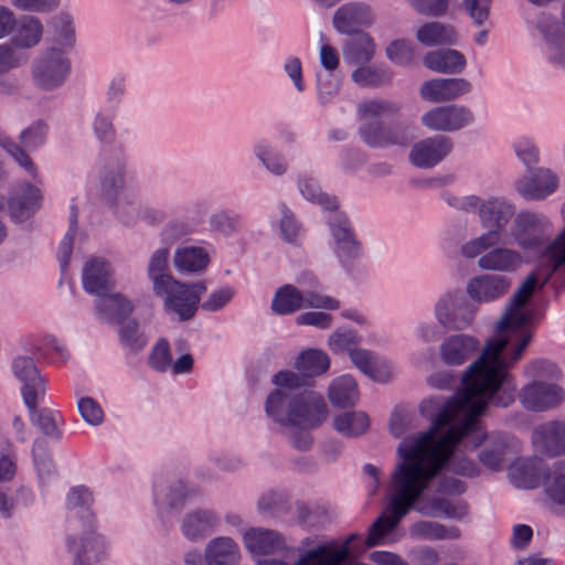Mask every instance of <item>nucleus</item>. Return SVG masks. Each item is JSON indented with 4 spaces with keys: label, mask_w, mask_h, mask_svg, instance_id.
<instances>
[{
    "label": "nucleus",
    "mask_w": 565,
    "mask_h": 565,
    "mask_svg": "<svg viewBox=\"0 0 565 565\" xmlns=\"http://www.w3.org/2000/svg\"><path fill=\"white\" fill-rule=\"evenodd\" d=\"M12 372L22 384L21 394L26 408H34L45 396L46 386L40 371L30 356L20 355L12 361Z\"/></svg>",
    "instance_id": "obj_14"
},
{
    "label": "nucleus",
    "mask_w": 565,
    "mask_h": 565,
    "mask_svg": "<svg viewBox=\"0 0 565 565\" xmlns=\"http://www.w3.org/2000/svg\"><path fill=\"white\" fill-rule=\"evenodd\" d=\"M49 126L43 120H35L21 130L15 142L8 135L0 132V147L32 179L38 177V167L29 156L46 142Z\"/></svg>",
    "instance_id": "obj_6"
},
{
    "label": "nucleus",
    "mask_w": 565,
    "mask_h": 565,
    "mask_svg": "<svg viewBox=\"0 0 565 565\" xmlns=\"http://www.w3.org/2000/svg\"><path fill=\"white\" fill-rule=\"evenodd\" d=\"M518 399L524 409L542 413L558 407L565 399V391L555 382L534 380L520 388Z\"/></svg>",
    "instance_id": "obj_11"
},
{
    "label": "nucleus",
    "mask_w": 565,
    "mask_h": 565,
    "mask_svg": "<svg viewBox=\"0 0 565 565\" xmlns=\"http://www.w3.org/2000/svg\"><path fill=\"white\" fill-rule=\"evenodd\" d=\"M487 381V377L466 370L462 388L447 402L431 427L401 443L397 451L404 461L396 466L391 477L388 514H382L371 525L365 544L359 552L383 543L444 466L462 477L477 475V465L461 450H473L486 438L478 416L490 402L507 407L514 401L513 394L502 388L503 385L493 387Z\"/></svg>",
    "instance_id": "obj_1"
},
{
    "label": "nucleus",
    "mask_w": 565,
    "mask_h": 565,
    "mask_svg": "<svg viewBox=\"0 0 565 565\" xmlns=\"http://www.w3.org/2000/svg\"><path fill=\"white\" fill-rule=\"evenodd\" d=\"M516 158L529 170H532L540 161V150L530 139H520L513 145Z\"/></svg>",
    "instance_id": "obj_64"
},
{
    "label": "nucleus",
    "mask_w": 565,
    "mask_h": 565,
    "mask_svg": "<svg viewBox=\"0 0 565 565\" xmlns=\"http://www.w3.org/2000/svg\"><path fill=\"white\" fill-rule=\"evenodd\" d=\"M359 388L351 375L334 379L328 390L330 403L340 408L353 406L359 401Z\"/></svg>",
    "instance_id": "obj_41"
},
{
    "label": "nucleus",
    "mask_w": 565,
    "mask_h": 565,
    "mask_svg": "<svg viewBox=\"0 0 565 565\" xmlns=\"http://www.w3.org/2000/svg\"><path fill=\"white\" fill-rule=\"evenodd\" d=\"M44 34V25L35 15L18 17V23L10 35V44L19 50H31L40 44Z\"/></svg>",
    "instance_id": "obj_31"
},
{
    "label": "nucleus",
    "mask_w": 565,
    "mask_h": 565,
    "mask_svg": "<svg viewBox=\"0 0 565 565\" xmlns=\"http://www.w3.org/2000/svg\"><path fill=\"white\" fill-rule=\"evenodd\" d=\"M557 188V175L546 168L535 169L515 182L516 192L526 200H544Z\"/></svg>",
    "instance_id": "obj_19"
},
{
    "label": "nucleus",
    "mask_w": 565,
    "mask_h": 565,
    "mask_svg": "<svg viewBox=\"0 0 565 565\" xmlns=\"http://www.w3.org/2000/svg\"><path fill=\"white\" fill-rule=\"evenodd\" d=\"M245 548L253 555H266L285 547L284 537L274 530L250 527L242 536Z\"/></svg>",
    "instance_id": "obj_28"
},
{
    "label": "nucleus",
    "mask_w": 565,
    "mask_h": 565,
    "mask_svg": "<svg viewBox=\"0 0 565 565\" xmlns=\"http://www.w3.org/2000/svg\"><path fill=\"white\" fill-rule=\"evenodd\" d=\"M561 25L554 18L542 14L537 28L546 41V54L556 66L565 68V2L562 11Z\"/></svg>",
    "instance_id": "obj_20"
},
{
    "label": "nucleus",
    "mask_w": 565,
    "mask_h": 565,
    "mask_svg": "<svg viewBox=\"0 0 565 565\" xmlns=\"http://www.w3.org/2000/svg\"><path fill=\"white\" fill-rule=\"evenodd\" d=\"M446 201L459 211L477 213L481 226L488 231H497L499 237L515 215L514 203L504 196L483 199L475 194L448 195Z\"/></svg>",
    "instance_id": "obj_4"
},
{
    "label": "nucleus",
    "mask_w": 565,
    "mask_h": 565,
    "mask_svg": "<svg viewBox=\"0 0 565 565\" xmlns=\"http://www.w3.org/2000/svg\"><path fill=\"white\" fill-rule=\"evenodd\" d=\"M169 256L170 248L163 246L153 250L148 259L146 270L153 292L175 278L169 273Z\"/></svg>",
    "instance_id": "obj_39"
},
{
    "label": "nucleus",
    "mask_w": 565,
    "mask_h": 565,
    "mask_svg": "<svg viewBox=\"0 0 565 565\" xmlns=\"http://www.w3.org/2000/svg\"><path fill=\"white\" fill-rule=\"evenodd\" d=\"M478 267L491 274H513L524 264V258L516 249L494 246L477 260Z\"/></svg>",
    "instance_id": "obj_23"
},
{
    "label": "nucleus",
    "mask_w": 565,
    "mask_h": 565,
    "mask_svg": "<svg viewBox=\"0 0 565 565\" xmlns=\"http://www.w3.org/2000/svg\"><path fill=\"white\" fill-rule=\"evenodd\" d=\"M500 241L497 231H487L465 242L459 248V254L462 258L472 260L499 245Z\"/></svg>",
    "instance_id": "obj_46"
},
{
    "label": "nucleus",
    "mask_w": 565,
    "mask_h": 565,
    "mask_svg": "<svg viewBox=\"0 0 565 565\" xmlns=\"http://www.w3.org/2000/svg\"><path fill=\"white\" fill-rule=\"evenodd\" d=\"M350 359L363 374L375 382L386 383L392 379V364L372 351L358 348L351 352Z\"/></svg>",
    "instance_id": "obj_29"
},
{
    "label": "nucleus",
    "mask_w": 565,
    "mask_h": 565,
    "mask_svg": "<svg viewBox=\"0 0 565 565\" xmlns=\"http://www.w3.org/2000/svg\"><path fill=\"white\" fill-rule=\"evenodd\" d=\"M409 535L416 540H458L461 531L455 525H445L435 521H418L411 525Z\"/></svg>",
    "instance_id": "obj_40"
},
{
    "label": "nucleus",
    "mask_w": 565,
    "mask_h": 565,
    "mask_svg": "<svg viewBox=\"0 0 565 565\" xmlns=\"http://www.w3.org/2000/svg\"><path fill=\"white\" fill-rule=\"evenodd\" d=\"M477 312L478 307L471 303L460 289H450L441 294L433 308L437 324L454 331L470 328Z\"/></svg>",
    "instance_id": "obj_7"
},
{
    "label": "nucleus",
    "mask_w": 565,
    "mask_h": 565,
    "mask_svg": "<svg viewBox=\"0 0 565 565\" xmlns=\"http://www.w3.org/2000/svg\"><path fill=\"white\" fill-rule=\"evenodd\" d=\"M205 291L203 281L185 284L174 278L153 294L162 300L163 310L169 317L188 321L195 316Z\"/></svg>",
    "instance_id": "obj_5"
},
{
    "label": "nucleus",
    "mask_w": 565,
    "mask_h": 565,
    "mask_svg": "<svg viewBox=\"0 0 565 565\" xmlns=\"http://www.w3.org/2000/svg\"><path fill=\"white\" fill-rule=\"evenodd\" d=\"M352 79L360 86H380L386 84L391 79V75L375 67H360L352 73Z\"/></svg>",
    "instance_id": "obj_58"
},
{
    "label": "nucleus",
    "mask_w": 565,
    "mask_h": 565,
    "mask_svg": "<svg viewBox=\"0 0 565 565\" xmlns=\"http://www.w3.org/2000/svg\"><path fill=\"white\" fill-rule=\"evenodd\" d=\"M190 493L191 490L186 484L183 482H175L162 489L157 494V500H160L170 508H179L185 502Z\"/></svg>",
    "instance_id": "obj_62"
},
{
    "label": "nucleus",
    "mask_w": 565,
    "mask_h": 565,
    "mask_svg": "<svg viewBox=\"0 0 565 565\" xmlns=\"http://www.w3.org/2000/svg\"><path fill=\"white\" fill-rule=\"evenodd\" d=\"M297 183L300 194L307 201L317 203L328 211H335L338 209L337 198L323 193L313 177L307 173L300 174Z\"/></svg>",
    "instance_id": "obj_43"
},
{
    "label": "nucleus",
    "mask_w": 565,
    "mask_h": 565,
    "mask_svg": "<svg viewBox=\"0 0 565 565\" xmlns=\"http://www.w3.org/2000/svg\"><path fill=\"white\" fill-rule=\"evenodd\" d=\"M239 559V546L228 536L215 537L204 548V561L207 565H237Z\"/></svg>",
    "instance_id": "obj_33"
},
{
    "label": "nucleus",
    "mask_w": 565,
    "mask_h": 565,
    "mask_svg": "<svg viewBox=\"0 0 565 565\" xmlns=\"http://www.w3.org/2000/svg\"><path fill=\"white\" fill-rule=\"evenodd\" d=\"M543 472V461L537 457L519 459L509 468V477L512 483L525 489L537 487Z\"/></svg>",
    "instance_id": "obj_34"
},
{
    "label": "nucleus",
    "mask_w": 565,
    "mask_h": 565,
    "mask_svg": "<svg viewBox=\"0 0 565 565\" xmlns=\"http://www.w3.org/2000/svg\"><path fill=\"white\" fill-rule=\"evenodd\" d=\"M510 230L514 243L525 250H536L544 243L543 234L553 228L547 216L542 213L521 211L513 216Z\"/></svg>",
    "instance_id": "obj_10"
},
{
    "label": "nucleus",
    "mask_w": 565,
    "mask_h": 565,
    "mask_svg": "<svg viewBox=\"0 0 565 565\" xmlns=\"http://www.w3.org/2000/svg\"><path fill=\"white\" fill-rule=\"evenodd\" d=\"M479 341L466 333L448 335L439 345L438 353L441 362L449 366L466 363L478 350Z\"/></svg>",
    "instance_id": "obj_22"
},
{
    "label": "nucleus",
    "mask_w": 565,
    "mask_h": 565,
    "mask_svg": "<svg viewBox=\"0 0 565 565\" xmlns=\"http://www.w3.org/2000/svg\"><path fill=\"white\" fill-rule=\"evenodd\" d=\"M547 498L565 513V461L554 463L545 481Z\"/></svg>",
    "instance_id": "obj_45"
},
{
    "label": "nucleus",
    "mask_w": 565,
    "mask_h": 565,
    "mask_svg": "<svg viewBox=\"0 0 565 565\" xmlns=\"http://www.w3.org/2000/svg\"><path fill=\"white\" fill-rule=\"evenodd\" d=\"M473 113L463 105L437 106L422 116V124L429 130L452 132L471 125Z\"/></svg>",
    "instance_id": "obj_15"
},
{
    "label": "nucleus",
    "mask_w": 565,
    "mask_h": 565,
    "mask_svg": "<svg viewBox=\"0 0 565 565\" xmlns=\"http://www.w3.org/2000/svg\"><path fill=\"white\" fill-rule=\"evenodd\" d=\"M542 258L546 259V265L533 269L522 279L497 321L494 334L486 340L479 356L467 367L470 373L487 377L493 387L511 381L509 370L522 359L532 340L529 329L532 312L526 303L565 265V226L545 247Z\"/></svg>",
    "instance_id": "obj_2"
},
{
    "label": "nucleus",
    "mask_w": 565,
    "mask_h": 565,
    "mask_svg": "<svg viewBox=\"0 0 565 565\" xmlns=\"http://www.w3.org/2000/svg\"><path fill=\"white\" fill-rule=\"evenodd\" d=\"M532 443L535 449L554 457L565 452V423L548 422L533 430Z\"/></svg>",
    "instance_id": "obj_25"
},
{
    "label": "nucleus",
    "mask_w": 565,
    "mask_h": 565,
    "mask_svg": "<svg viewBox=\"0 0 565 565\" xmlns=\"http://www.w3.org/2000/svg\"><path fill=\"white\" fill-rule=\"evenodd\" d=\"M360 539L358 534H351L342 545L335 543L323 544L307 551L294 564H287L280 558L264 559L257 565H342L354 552L351 544Z\"/></svg>",
    "instance_id": "obj_12"
},
{
    "label": "nucleus",
    "mask_w": 565,
    "mask_h": 565,
    "mask_svg": "<svg viewBox=\"0 0 565 565\" xmlns=\"http://www.w3.org/2000/svg\"><path fill=\"white\" fill-rule=\"evenodd\" d=\"M358 111L365 120L392 118L399 111V106L387 99H372L361 103L358 107Z\"/></svg>",
    "instance_id": "obj_50"
},
{
    "label": "nucleus",
    "mask_w": 565,
    "mask_h": 565,
    "mask_svg": "<svg viewBox=\"0 0 565 565\" xmlns=\"http://www.w3.org/2000/svg\"><path fill=\"white\" fill-rule=\"evenodd\" d=\"M26 60V56L10 43H0V76L21 67Z\"/></svg>",
    "instance_id": "obj_59"
},
{
    "label": "nucleus",
    "mask_w": 565,
    "mask_h": 565,
    "mask_svg": "<svg viewBox=\"0 0 565 565\" xmlns=\"http://www.w3.org/2000/svg\"><path fill=\"white\" fill-rule=\"evenodd\" d=\"M96 310L106 322H121L132 312L134 306L130 300L120 294H105L97 298Z\"/></svg>",
    "instance_id": "obj_38"
},
{
    "label": "nucleus",
    "mask_w": 565,
    "mask_h": 565,
    "mask_svg": "<svg viewBox=\"0 0 565 565\" xmlns=\"http://www.w3.org/2000/svg\"><path fill=\"white\" fill-rule=\"evenodd\" d=\"M148 362L150 366L157 372H167L172 365V355L168 340L161 338L152 347Z\"/></svg>",
    "instance_id": "obj_56"
},
{
    "label": "nucleus",
    "mask_w": 565,
    "mask_h": 565,
    "mask_svg": "<svg viewBox=\"0 0 565 565\" xmlns=\"http://www.w3.org/2000/svg\"><path fill=\"white\" fill-rule=\"evenodd\" d=\"M416 40L424 46L452 45L457 42V32L450 24L437 21L426 22L417 28Z\"/></svg>",
    "instance_id": "obj_37"
},
{
    "label": "nucleus",
    "mask_w": 565,
    "mask_h": 565,
    "mask_svg": "<svg viewBox=\"0 0 565 565\" xmlns=\"http://www.w3.org/2000/svg\"><path fill=\"white\" fill-rule=\"evenodd\" d=\"M42 202L43 195L36 185L26 181L14 184L7 200L10 220L15 224L28 222L40 211Z\"/></svg>",
    "instance_id": "obj_13"
},
{
    "label": "nucleus",
    "mask_w": 565,
    "mask_h": 565,
    "mask_svg": "<svg viewBox=\"0 0 565 565\" xmlns=\"http://www.w3.org/2000/svg\"><path fill=\"white\" fill-rule=\"evenodd\" d=\"M374 15L369 4L350 2L339 7L333 14L334 29L344 34L359 32L373 23Z\"/></svg>",
    "instance_id": "obj_21"
},
{
    "label": "nucleus",
    "mask_w": 565,
    "mask_h": 565,
    "mask_svg": "<svg viewBox=\"0 0 565 565\" xmlns=\"http://www.w3.org/2000/svg\"><path fill=\"white\" fill-rule=\"evenodd\" d=\"M375 44L366 33H358L349 39L343 46V55L348 63L365 64L374 55Z\"/></svg>",
    "instance_id": "obj_42"
},
{
    "label": "nucleus",
    "mask_w": 565,
    "mask_h": 565,
    "mask_svg": "<svg viewBox=\"0 0 565 565\" xmlns=\"http://www.w3.org/2000/svg\"><path fill=\"white\" fill-rule=\"evenodd\" d=\"M211 228L224 235H231L239 230V216L234 212L218 210L214 212L209 220Z\"/></svg>",
    "instance_id": "obj_55"
},
{
    "label": "nucleus",
    "mask_w": 565,
    "mask_h": 565,
    "mask_svg": "<svg viewBox=\"0 0 565 565\" xmlns=\"http://www.w3.org/2000/svg\"><path fill=\"white\" fill-rule=\"evenodd\" d=\"M359 343L358 334L350 329H339L332 332L328 339V347L333 353L347 352L349 356L352 351L358 349Z\"/></svg>",
    "instance_id": "obj_54"
},
{
    "label": "nucleus",
    "mask_w": 565,
    "mask_h": 565,
    "mask_svg": "<svg viewBox=\"0 0 565 565\" xmlns=\"http://www.w3.org/2000/svg\"><path fill=\"white\" fill-rule=\"evenodd\" d=\"M64 541L72 565H102L109 555L107 537L92 526L66 535Z\"/></svg>",
    "instance_id": "obj_8"
},
{
    "label": "nucleus",
    "mask_w": 565,
    "mask_h": 565,
    "mask_svg": "<svg viewBox=\"0 0 565 565\" xmlns=\"http://www.w3.org/2000/svg\"><path fill=\"white\" fill-rule=\"evenodd\" d=\"M217 522L218 518L212 510H195L185 514L181 531L188 540L199 541L211 533Z\"/></svg>",
    "instance_id": "obj_36"
},
{
    "label": "nucleus",
    "mask_w": 565,
    "mask_h": 565,
    "mask_svg": "<svg viewBox=\"0 0 565 565\" xmlns=\"http://www.w3.org/2000/svg\"><path fill=\"white\" fill-rule=\"evenodd\" d=\"M210 264L207 250L201 246H180L173 255V265L180 273L201 274Z\"/></svg>",
    "instance_id": "obj_35"
},
{
    "label": "nucleus",
    "mask_w": 565,
    "mask_h": 565,
    "mask_svg": "<svg viewBox=\"0 0 565 565\" xmlns=\"http://www.w3.org/2000/svg\"><path fill=\"white\" fill-rule=\"evenodd\" d=\"M71 72V61L63 49L52 46L42 51L32 63L34 85L42 90L61 87Z\"/></svg>",
    "instance_id": "obj_9"
},
{
    "label": "nucleus",
    "mask_w": 565,
    "mask_h": 565,
    "mask_svg": "<svg viewBox=\"0 0 565 565\" xmlns=\"http://www.w3.org/2000/svg\"><path fill=\"white\" fill-rule=\"evenodd\" d=\"M524 375L531 381L542 380L552 382L561 377L559 367L552 361L545 359H535L523 366Z\"/></svg>",
    "instance_id": "obj_52"
},
{
    "label": "nucleus",
    "mask_w": 565,
    "mask_h": 565,
    "mask_svg": "<svg viewBox=\"0 0 565 565\" xmlns=\"http://www.w3.org/2000/svg\"><path fill=\"white\" fill-rule=\"evenodd\" d=\"M294 365L298 373L286 369L271 376L274 387L266 396L264 411L294 447L308 450L312 445L308 430L327 419L328 406L306 380L324 374L330 359L322 350L307 349L297 355Z\"/></svg>",
    "instance_id": "obj_3"
},
{
    "label": "nucleus",
    "mask_w": 565,
    "mask_h": 565,
    "mask_svg": "<svg viewBox=\"0 0 565 565\" xmlns=\"http://www.w3.org/2000/svg\"><path fill=\"white\" fill-rule=\"evenodd\" d=\"M119 335L121 344L132 352L141 351L148 342L147 337L139 331V327L135 321L122 326Z\"/></svg>",
    "instance_id": "obj_60"
},
{
    "label": "nucleus",
    "mask_w": 565,
    "mask_h": 565,
    "mask_svg": "<svg viewBox=\"0 0 565 565\" xmlns=\"http://www.w3.org/2000/svg\"><path fill=\"white\" fill-rule=\"evenodd\" d=\"M330 232L333 239V250L341 263H349L358 256L359 244L347 216L337 215L330 222Z\"/></svg>",
    "instance_id": "obj_26"
},
{
    "label": "nucleus",
    "mask_w": 565,
    "mask_h": 565,
    "mask_svg": "<svg viewBox=\"0 0 565 565\" xmlns=\"http://www.w3.org/2000/svg\"><path fill=\"white\" fill-rule=\"evenodd\" d=\"M298 290L301 297V307L322 310H337L340 302L335 298L324 295L318 279L312 275H303L298 280Z\"/></svg>",
    "instance_id": "obj_30"
},
{
    "label": "nucleus",
    "mask_w": 565,
    "mask_h": 565,
    "mask_svg": "<svg viewBox=\"0 0 565 565\" xmlns=\"http://www.w3.org/2000/svg\"><path fill=\"white\" fill-rule=\"evenodd\" d=\"M83 288L86 292L100 297L113 286V271L109 263L100 257L87 260L82 270Z\"/></svg>",
    "instance_id": "obj_24"
},
{
    "label": "nucleus",
    "mask_w": 565,
    "mask_h": 565,
    "mask_svg": "<svg viewBox=\"0 0 565 565\" xmlns=\"http://www.w3.org/2000/svg\"><path fill=\"white\" fill-rule=\"evenodd\" d=\"M254 153L268 172L278 177L286 173L288 166L285 158L271 145L258 142L254 147Z\"/></svg>",
    "instance_id": "obj_48"
},
{
    "label": "nucleus",
    "mask_w": 565,
    "mask_h": 565,
    "mask_svg": "<svg viewBox=\"0 0 565 565\" xmlns=\"http://www.w3.org/2000/svg\"><path fill=\"white\" fill-rule=\"evenodd\" d=\"M300 300L298 287L284 285L276 290L271 301V309L277 315H289L302 309Z\"/></svg>",
    "instance_id": "obj_47"
},
{
    "label": "nucleus",
    "mask_w": 565,
    "mask_h": 565,
    "mask_svg": "<svg viewBox=\"0 0 565 565\" xmlns=\"http://www.w3.org/2000/svg\"><path fill=\"white\" fill-rule=\"evenodd\" d=\"M417 512L427 516L463 521L468 516L467 503L462 500H450L444 497H422L416 502Z\"/></svg>",
    "instance_id": "obj_27"
},
{
    "label": "nucleus",
    "mask_w": 565,
    "mask_h": 565,
    "mask_svg": "<svg viewBox=\"0 0 565 565\" xmlns=\"http://www.w3.org/2000/svg\"><path fill=\"white\" fill-rule=\"evenodd\" d=\"M370 426L369 416L363 412H347L333 418L334 429L344 437H358Z\"/></svg>",
    "instance_id": "obj_44"
},
{
    "label": "nucleus",
    "mask_w": 565,
    "mask_h": 565,
    "mask_svg": "<svg viewBox=\"0 0 565 565\" xmlns=\"http://www.w3.org/2000/svg\"><path fill=\"white\" fill-rule=\"evenodd\" d=\"M33 461L41 484L47 483L56 475L52 457L44 441L35 440L32 447Z\"/></svg>",
    "instance_id": "obj_51"
},
{
    "label": "nucleus",
    "mask_w": 565,
    "mask_h": 565,
    "mask_svg": "<svg viewBox=\"0 0 565 565\" xmlns=\"http://www.w3.org/2000/svg\"><path fill=\"white\" fill-rule=\"evenodd\" d=\"M423 63L428 70L440 74H459L467 64L463 54L454 49L437 50L426 53Z\"/></svg>",
    "instance_id": "obj_32"
},
{
    "label": "nucleus",
    "mask_w": 565,
    "mask_h": 565,
    "mask_svg": "<svg viewBox=\"0 0 565 565\" xmlns=\"http://www.w3.org/2000/svg\"><path fill=\"white\" fill-rule=\"evenodd\" d=\"M111 114H106L103 110H98L92 121V129L95 137L105 143L114 141L116 137V128L113 120Z\"/></svg>",
    "instance_id": "obj_57"
},
{
    "label": "nucleus",
    "mask_w": 565,
    "mask_h": 565,
    "mask_svg": "<svg viewBox=\"0 0 565 565\" xmlns=\"http://www.w3.org/2000/svg\"><path fill=\"white\" fill-rule=\"evenodd\" d=\"M278 209L281 215L279 226L284 239L288 243H296L301 234V225L286 204H279Z\"/></svg>",
    "instance_id": "obj_63"
},
{
    "label": "nucleus",
    "mask_w": 565,
    "mask_h": 565,
    "mask_svg": "<svg viewBox=\"0 0 565 565\" xmlns=\"http://www.w3.org/2000/svg\"><path fill=\"white\" fill-rule=\"evenodd\" d=\"M38 405L34 408H28L31 420L50 438L60 439L62 436L57 425V416L50 409L42 408L38 409Z\"/></svg>",
    "instance_id": "obj_53"
},
{
    "label": "nucleus",
    "mask_w": 565,
    "mask_h": 565,
    "mask_svg": "<svg viewBox=\"0 0 565 565\" xmlns=\"http://www.w3.org/2000/svg\"><path fill=\"white\" fill-rule=\"evenodd\" d=\"M454 149L452 140L433 136L416 141L408 153V161L419 169H431L447 158Z\"/></svg>",
    "instance_id": "obj_16"
},
{
    "label": "nucleus",
    "mask_w": 565,
    "mask_h": 565,
    "mask_svg": "<svg viewBox=\"0 0 565 565\" xmlns=\"http://www.w3.org/2000/svg\"><path fill=\"white\" fill-rule=\"evenodd\" d=\"M511 287V279L499 274H482L471 278L466 294L477 303H490L503 298Z\"/></svg>",
    "instance_id": "obj_17"
},
{
    "label": "nucleus",
    "mask_w": 565,
    "mask_h": 565,
    "mask_svg": "<svg viewBox=\"0 0 565 565\" xmlns=\"http://www.w3.org/2000/svg\"><path fill=\"white\" fill-rule=\"evenodd\" d=\"M126 180L125 164L121 160L107 162L100 172V185L105 193L114 194L120 190Z\"/></svg>",
    "instance_id": "obj_49"
},
{
    "label": "nucleus",
    "mask_w": 565,
    "mask_h": 565,
    "mask_svg": "<svg viewBox=\"0 0 565 565\" xmlns=\"http://www.w3.org/2000/svg\"><path fill=\"white\" fill-rule=\"evenodd\" d=\"M236 290L231 286H224L213 290L201 303L202 310L217 312L225 308L235 297Z\"/></svg>",
    "instance_id": "obj_61"
},
{
    "label": "nucleus",
    "mask_w": 565,
    "mask_h": 565,
    "mask_svg": "<svg viewBox=\"0 0 565 565\" xmlns=\"http://www.w3.org/2000/svg\"><path fill=\"white\" fill-rule=\"evenodd\" d=\"M471 89V83L462 77L433 78L420 85L419 95L426 102L443 103L457 99Z\"/></svg>",
    "instance_id": "obj_18"
}]
</instances>
